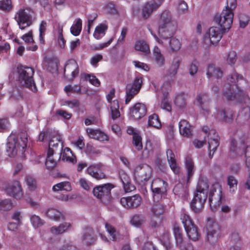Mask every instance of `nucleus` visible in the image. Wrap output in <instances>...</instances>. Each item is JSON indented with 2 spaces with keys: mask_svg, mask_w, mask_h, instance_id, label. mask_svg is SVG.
Returning <instances> with one entry per match:
<instances>
[{
  "mask_svg": "<svg viewBox=\"0 0 250 250\" xmlns=\"http://www.w3.org/2000/svg\"><path fill=\"white\" fill-rule=\"evenodd\" d=\"M102 168L103 166L101 164L91 165L88 167L87 172L88 174L96 179H102L105 177Z\"/></svg>",
  "mask_w": 250,
  "mask_h": 250,
  "instance_id": "obj_22",
  "label": "nucleus"
},
{
  "mask_svg": "<svg viewBox=\"0 0 250 250\" xmlns=\"http://www.w3.org/2000/svg\"><path fill=\"white\" fill-rule=\"evenodd\" d=\"M223 31L220 27H210L205 37V42L207 44H217L222 38Z\"/></svg>",
  "mask_w": 250,
  "mask_h": 250,
  "instance_id": "obj_12",
  "label": "nucleus"
},
{
  "mask_svg": "<svg viewBox=\"0 0 250 250\" xmlns=\"http://www.w3.org/2000/svg\"><path fill=\"white\" fill-rule=\"evenodd\" d=\"M139 90L136 89L131 84H128L126 87V98L125 100V104H128L131 99L136 95Z\"/></svg>",
  "mask_w": 250,
  "mask_h": 250,
  "instance_id": "obj_43",
  "label": "nucleus"
},
{
  "mask_svg": "<svg viewBox=\"0 0 250 250\" xmlns=\"http://www.w3.org/2000/svg\"><path fill=\"white\" fill-rule=\"evenodd\" d=\"M82 29V21L80 18H77L70 27V32L73 35L77 36L80 35Z\"/></svg>",
  "mask_w": 250,
  "mask_h": 250,
  "instance_id": "obj_38",
  "label": "nucleus"
},
{
  "mask_svg": "<svg viewBox=\"0 0 250 250\" xmlns=\"http://www.w3.org/2000/svg\"><path fill=\"white\" fill-rule=\"evenodd\" d=\"M146 113V107L142 103L136 104L130 109V116L135 120H139Z\"/></svg>",
  "mask_w": 250,
  "mask_h": 250,
  "instance_id": "obj_21",
  "label": "nucleus"
},
{
  "mask_svg": "<svg viewBox=\"0 0 250 250\" xmlns=\"http://www.w3.org/2000/svg\"><path fill=\"white\" fill-rule=\"evenodd\" d=\"M167 161L168 162L169 166L171 170L174 173H177L178 172V168L177 166L176 160L174 159V155L171 150L168 149L167 151Z\"/></svg>",
  "mask_w": 250,
  "mask_h": 250,
  "instance_id": "obj_41",
  "label": "nucleus"
},
{
  "mask_svg": "<svg viewBox=\"0 0 250 250\" xmlns=\"http://www.w3.org/2000/svg\"><path fill=\"white\" fill-rule=\"evenodd\" d=\"M86 132L89 137L91 138L96 139L100 141L108 140L107 136L99 130L88 128L86 129Z\"/></svg>",
  "mask_w": 250,
  "mask_h": 250,
  "instance_id": "obj_30",
  "label": "nucleus"
},
{
  "mask_svg": "<svg viewBox=\"0 0 250 250\" xmlns=\"http://www.w3.org/2000/svg\"><path fill=\"white\" fill-rule=\"evenodd\" d=\"M13 207L11 201L9 199L0 200V210H8Z\"/></svg>",
  "mask_w": 250,
  "mask_h": 250,
  "instance_id": "obj_56",
  "label": "nucleus"
},
{
  "mask_svg": "<svg viewBox=\"0 0 250 250\" xmlns=\"http://www.w3.org/2000/svg\"><path fill=\"white\" fill-rule=\"evenodd\" d=\"M196 102L201 106V113L204 116L208 115L210 112V103L208 96L204 93L199 94L197 96Z\"/></svg>",
  "mask_w": 250,
  "mask_h": 250,
  "instance_id": "obj_19",
  "label": "nucleus"
},
{
  "mask_svg": "<svg viewBox=\"0 0 250 250\" xmlns=\"http://www.w3.org/2000/svg\"><path fill=\"white\" fill-rule=\"evenodd\" d=\"M79 184L82 188L86 191L89 190L92 188L91 183L84 178L79 179Z\"/></svg>",
  "mask_w": 250,
  "mask_h": 250,
  "instance_id": "obj_59",
  "label": "nucleus"
},
{
  "mask_svg": "<svg viewBox=\"0 0 250 250\" xmlns=\"http://www.w3.org/2000/svg\"><path fill=\"white\" fill-rule=\"evenodd\" d=\"M169 33H167L166 38H164L163 37H161L164 40V44H162V45L164 47H167L168 45L169 50L172 52H177L181 47V42L177 38L173 37L174 34L172 35H169Z\"/></svg>",
  "mask_w": 250,
  "mask_h": 250,
  "instance_id": "obj_13",
  "label": "nucleus"
},
{
  "mask_svg": "<svg viewBox=\"0 0 250 250\" xmlns=\"http://www.w3.org/2000/svg\"><path fill=\"white\" fill-rule=\"evenodd\" d=\"M243 78L236 72H233L227 78L226 83L223 89V95L228 100L235 99L239 103L250 105V98L247 93L241 88L235 85L236 82Z\"/></svg>",
  "mask_w": 250,
  "mask_h": 250,
  "instance_id": "obj_1",
  "label": "nucleus"
},
{
  "mask_svg": "<svg viewBox=\"0 0 250 250\" xmlns=\"http://www.w3.org/2000/svg\"><path fill=\"white\" fill-rule=\"evenodd\" d=\"M44 213L49 218L56 221L63 218L62 213L59 210L54 208L48 209L45 211Z\"/></svg>",
  "mask_w": 250,
  "mask_h": 250,
  "instance_id": "obj_40",
  "label": "nucleus"
},
{
  "mask_svg": "<svg viewBox=\"0 0 250 250\" xmlns=\"http://www.w3.org/2000/svg\"><path fill=\"white\" fill-rule=\"evenodd\" d=\"M64 25L63 23H59L57 28L55 29V34L57 37L58 45L62 48L64 47L65 43L62 35Z\"/></svg>",
  "mask_w": 250,
  "mask_h": 250,
  "instance_id": "obj_33",
  "label": "nucleus"
},
{
  "mask_svg": "<svg viewBox=\"0 0 250 250\" xmlns=\"http://www.w3.org/2000/svg\"><path fill=\"white\" fill-rule=\"evenodd\" d=\"M148 125L156 129H160L161 127V122L156 114H153L148 117Z\"/></svg>",
  "mask_w": 250,
  "mask_h": 250,
  "instance_id": "obj_44",
  "label": "nucleus"
},
{
  "mask_svg": "<svg viewBox=\"0 0 250 250\" xmlns=\"http://www.w3.org/2000/svg\"><path fill=\"white\" fill-rule=\"evenodd\" d=\"M132 143L137 150H141L143 148L142 137L140 133L132 137Z\"/></svg>",
  "mask_w": 250,
  "mask_h": 250,
  "instance_id": "obj_53",
  "label": "nucleus"
},
{
  "mask_svg": "<svg viewBox=\"0 0 250 250\" xmlns=\"http://www.w3.org/2000/svg\"><path fill=\"white\" fill-rule=\"evenodd\" d=\"M208 149L209 150V156L212 158L214 152L219 145V136L214 130L211 129L208 133Z\"/></svg>",
  "mask_w": 250,
  "mask_h": 250,
  "instance_id": "obj_18",
  "label": "nucleus"
},
{
  "mask_svg": "<svg viewBox=\"0 0 250 250\" xmlns=\"http://www.w3.org/2000/svg\"><path fill=\"white\" fill-rule=\"evenodd\" d=\"M72 228V224L70 222H63L58 226H53L50 228V232L55 235H59L70 231Z\"/></svg>",
  "mask_w": 250,
  "mask_h": 250,
  "instance_id": "obj_24",
  "label": "nucleus"
},
{
  "mask_svg": "<svg viewBox=\"0 0 250 250\" xmlns=\"http://www.w3.org/2000/svg\"><path fill=\"white\" fill-rule=\"evenodd\" d=\"M180 134L185 137L190 138L193 134V127L185 120H181L179 123Z\"/></svg>",
  "mask_w": 250,
  "mask_h": 250,
  "instance_id": "obj_23",
  "label": "nucleus"
},
{
  "mask_svg": "<svg viewBox=\"0 0 250 250\" xmlns=\"http://www.w3.org/2000/svg\"><path fill=\"white\" fill-rule=\"evenodd\" d=\"M155 201L156 202L153 205L151 210L154 216L156 217H159L163 214L164 208L162 204L158 202L159 201Z\"/></svg>",
  "mask_w": 250,
  "mask_h": 250,
  "instance_id": "obj_48",
  "label": "nucleus"
},
{
  "mask_svg": "<svg viewBox=\"0 0 250 250\" xmlns=\"http://www.w3.org/2000/svg\"><path fill=\"white\" fill-rule=\"evenodd\" d=\"M82 240L87 245L94 243L96 240V238L93 230L90 228L85 229L83 233Z\"/></svg>",
  "mask_w": 250,
  "mask_h": 250,
  "instance_id": "obj_31",
  "label": "nucleus"
},
{
  "mask_svg": "<svg viewBox=\"0 0 250 250\" xmlns=\"http://www.w3.org/2000/svg\"><path fill=\"white\" fill-rule=\"evenodd\" d=\"M162 2V0H154L145 3L142 9L143 18L145 19L148 18L153 11L160 6Z\"/></svg>",
  "mask_w": 250,
  "mask_h": 250,
  "instance_id": "obj_14",
  "label": "nucleus"
},
{
  "mask_svg": "<svg viewBox=\"0 0 250 250\" xmlns=\"http://www.w3.org/2000/svg\"><path fill=\"white\" fill-rule=\"evenodd\" d=\"M181 220L188 238L194 241L198 240L200 234L197 227L193 224L190 216L183 213L181 215Z\"/></svg>",
  "mask_w": 250,
  "mask_h": 250,
  "instance_id": "obj_6",
  "label": "nucleus"
},
{
  "mask_svg": "<svg viewBox=\"0 0 250 250\" xmlns=\"http://www.w3.org/2000/svg\"><path fill=\"white\" fill-rule=\"evenodd\" d=\"M27 135L23 133L21 135L20 140L14 133H11L7 138L6 151L8 156L15 157L22 154L27 146Z\"/></svg>",
  "mask_w": 250,
  "mask_h": 250,
  "instance_id": "obj_2",
  "label": "nucleus"
},
{
  "mask_svg": "<svg viewBox=\"0 0 250 250\" xmlns=\"http://www.w3.org/2000/svg\"><path fill=\"white\" fill-rule=\"evenodd\" d=\"M208 185L207 181L200 179L197 186L196 193H204L207 196Z\"/></svg>",
  "mask_w": 250,
  "mask_h": 250,
  "instance_id": "obj_45",
  "label": "nucleus"
},
{
  "mask_svg": "<svg viewBox=\"0 0 250 250\" xmlns=\"http://www.w3.org/2000/svg\"><path fill=\"white\" fill-rule=\"evenodd\" d=\"M60 158L63 161L68 162L71 163H75L76 162V159L68 147H65L63 149H61Z\"/></svg>",
  "mask_w": 250,
  "mask_h": 250,
  "instance_id": "obj_32",
  "label": "nucleus"
},
{
  "mask_svg": "<svg viewBox=\"0 0 250 250\" xmlns=\"http://www.w3.org/2000/svg\"><path fill=\"white\" fill-rule=\"evenodd\" d=\"M152 52L153 61L159 67H163L166 63V59L160 49L157 46H155Z\"/></svg>",
  "mask_w": 250,
  "mask_h": 250,
  "instance_id": "obj_27",
  "label": "nucleus"
},
{
  "mask_svg": "<svg viewBox=\"0 0 250 250\" xmlns=\"http://www.w3.org/2000/svg\"><path fill=\"white\" fill-rule=\"evenodd\" d=\"M142 198L136 194L132 196L123 197L120 199V203L123 207L126 208H136L141 204Z\"/></svg>",
  "mask_w": 250,
  "mask_h": 250,
  "instance_id": "obj_17",
  "label": "nucleus"
},
{
  "mask_svg": "<svg viewBox=\"0 0 250 250\" xmlns=\"http://www.w3.org/2000/svg\"><path fill=\"white\" fill-rule=\"evenodd\" d=\"M158 23V33L161 37L166 38L167 33H169V35L175 34L177 28L176 22L170 11L165 10L162 12L160 15Z\"/></svg>",
  "mask_w": 250,
  "mask_h": 250,
  "instance_id": "obj_3",
  "label": "nucleus"
},
{
  "mask_svg": "<svg viewBox=\"0 0 250 250\" xmlns=\"http://www.w3.org/2000/svg\"><path fill=\"white\" fill-rule=\"evenodd\" d=\"M207 196L204 193H195L190 204L191 208L195 212H199L204 207Z\"/></svg>",
  "mask_w": 250,
  "mask_h": 250,
  "instance_id": "obj_15",
  "label": "nucleus"
},
{
  "mask_svg": "<svg viewBox=\"0 0 250 250\" xmlns=\"http://www.w3.org/2000/svg\"><path fill=\"white\" fill-rule=\"evenodd\" d=\"M108 103L109 104L112 119L115 120L118 118L120 116V113L119 110V104L118 101L117 99H114V100Z\"/></svg>",
  "mask_w": 250,
  "mask_h": 250,
  "instance_id": "obj_36",
  "label": "nucleus"
},
{
  "mask_svg": "<svg viewBox=\"0 0 250 250\" xmlns=\"http://www.w3.org/2000/svg\"><path fill=\"white\" fill-rule=\"evenodd\" d=\"M107 26L104 23H101L97 25L93 33V37L96 40L101 39L105 34Z\"/></svg>",
  "mask_w": 250,
  "mask_h": 250,
  "instance_id": "obj_37",
  "label": "nucleus"
},
{
  "mask_svg": "<svg viewBox=\"0 0 250 250\" xmlns=\"http://www.w3.org/2000/svg\"><path fill=\"white\" fill-rule=\"evenodd\" d=\"M64 90L66 93H81V87L79 85H68L64 87Z\"/></svg>",
  "mask_w": 250,
  "mask_h": 250,
  "instance_id": "obj_58",
  "label": "nucleus"
},
{
  "mask_svg": "<svg viewBox=\"0 0 250 250\" xmlns=\"http://www.w3.org/2000/svg\"><path fill=\"white\" fill-rule=\"evenodd\" d=\"M5 190L8 195L17 199H20L23 196L21 186L18 181H15L9 185Z\"/></svg>",
  "mask_w": 250,
  "mask_h": 250,
  "instance_id": "obj_20",
  "label": "nucleus"
},
{
  "mask_svg": "<svg viewBox=\"0 0 250 250\" xmlns=\"http://www.w3.org/2000/svg\"><path fill=\"white\" fill-rule=\"evenodd\" d=\"M113 188L114 186L112 184H104L95 188L93 190V193L95 197L105 204L110 199L111 190Z\"/></svg>",
  "mask_w": 250,
  "mask_h": 250,
  "instance_id": "obj_10",
  "label": "nucleus"
},
{
  "mask_svg": "<svg viewBox=\"0 0 250 250\" xmlns=\"http://www.w3.org/2000/svg\"><path fill=\"white\" fill-rule=\"evenodd\" d=\"M85 80L88 81L90 83L95 86H99L100 85V81L94 75L87 74L85 77Z\"/></svg>",
  "mask_w": 250,
  "mask_h": 250,
  "instance_id": "obj_61",
  "label": "nucleus"
},
{
  "mask_svg": "<svg viewBox=\"0 0 250 250\" xmlns=\"http://www.w3.org/2000/svg\"><path fill=\"white\" fill-rule=\"evenodd\" d=\"M226 114L225 110L221 109L217 111L216 114L215 115V117L220 121L229 122L230 121V118L228 117Z\"/></svg>",
  "mask_w": 250,
  "mask_h": 250,
  "instance_id": "obj_57",
  "label": "nucleus"
},
{
  "mask_svg": "<svg viewBox=\"0 0 250 250\" xmlns=\"http://www.w3.org/2000/svg\"><path fill=\"white\" fill-rule=\"evenodd\" d=\"M52 190L55 192L62 190H65L66 191H70L72 190V187L69 182L64 181L55 185L52 188Z\"/></svg>",
  "mask_w": 250,
  "mask_h": 250,
  "instance_id": "obj_42",
  "label": "nucleus"
},
{
  "mask_svg": "<svg viewBox=\"0 0 250 250\" xmlns=\"http://www.w3.org/2000/svg\"><path fill=\"white\" fill-rule=\"evenodd\" d=\"M105 228L109 234L110 239L112 241H116L119 237V233L115 228L111 225L106 223Z\"/></svg>",
  "mask_w": 250,
  "mask_h": 250,
  "instance_id": "obj_47",
  "label": "nucleus"
},
{
  "mask_svg": "<svg viewBox=\"0 0 250 250\" xmlns=\"http://www.w3.org/2000/svg\"><path fill=\"white\" fill-rule=\"evenodd\" d=\"M233 18V12L223 9L220 14H216L214 17V21L221 29L226 31L229 30L231 26Z\"/></svg>",
  "mask_w": 250,
  "mask_h": 250,
  "instance_id": "obj_7",
  "label": "nucleus"
},
{
  "mask_svg": "<svg viewBox=\"0 0 250 250\" xmlns=\"http://www.w3.org/2000/svg\"><path fill=\"white\" fill-rule=\"evenodd\" d=\"M236 61V53L234 51H229L227 55V61L229 64L235 63Z\"/></svg>",
  "mask_w": 250,
  "mask_h": 250,
  "instance_id": "obj_63",
  "label": "nucleus"
},
{
  "mask_svg": "<svg viewBox=\"0 0 250 250\" xmlns=\"http://www.w3.org/2000/svg\"><path fill=\"white\" fill-rule=\"evenodd\" d=\"M12 9L11 0H0V9L5 11H9Z\"/></svg>",
  "mask_w": 250,
  "mask_h": 250,
  "instance_id": "obj_54",
  "label": "nucleus"
},
{
  "mask_svg": "<svg viewBox=\"0 0 250 250\" xmlns=\"http://www.w3.org/2000/svg\"><path fill=\"white\" fill-rule=\"evenodd\" d=\"M227 183L229 186L230 191L234 192L237 188V180L232 175H229L227 178Z\"/></svg>",
  "mask_w": 250,
  "mask_h": 250,
  "instance_id": "obj_52",
  "label": "nucleus"
},
{
  "mask_svg": "<svg viewBox=\"0 0 250 250\" xmlns=\"http://www.w3.org/2000/svg\"><path fill=\"white\" fill-rule=\"evenodd\" d=\"M79 73V68L77 62L74 60L67 62L64 67V73L71 74L72 78H74Z\"/></svg>",
  "mask_w": 250,
  "mask_h": 250,
  "instance_id": "obj_28",
  "label": "nucleus"
},
{
  "mask_svg": "<svg viewBox=\"0 0 250 250\" xmlns=\"http://www.w3.org/2000/svg\"><path fill=\"white\" fill-rule=\"evenodd\" d=\"M54 153L52 151H47L45 166L48 169H52L55 167L59 160L57 156H54Z\"/></svg>",
  "mask_w": 250,
  "mask_h": 250,
  "instance_id": "obj_35",
  "label": "nucleus"
},
{
  "mask_svg": "<svg viewBox=\"0 0 250 250\" xmlns=\"http://www.w3.org/2000/svg\"><path fill=\"white\" fill-rule=\"evenodd\" d=\"M120 178L125 192H129L135 189V186L131 183L130 179L125 172L120 173Z\"/></svg>",
  "mask_w": 250,
  "mask_h": 250,
  "instance_id": "obj_29",
  "label": "nucleus"
},
{
  "mask_svg": "<svg viewBox=\"0 0 250 250\" xmlns=\"http://www.w3.org/2000/svg\"><path fill=\"white\" fill-rule=\"evenodd\" d=\"M222 187L219 183L214 184L210 189L209 203L211 209L215 210L221 203Z\"/></svg>",
  "mask_w": 250,
  "mask_h": 250,
  "instance_id": "obj_8",
  "label": "nucleus"
},
{
  "mask_svg": "<svg viewBox=\"0 0 250 250\" xmlns=\"http://www.w3.org/2000/svg\"><path fill=\"white\" fill-rule=\"evenodd\" d=\"M152 169L147 165H142L137 167L134 174L136 180L140 184L148 181L152 176Z\"/></svg>",
  "mask_w": 250,
  "mask_h": 250,
  "instance_id": "obj_9",
  "label": "nucleus"
},
{
  "mask_svg": "<svg viewBox=\"0 0 250 250\" xmlns=\"http://www.w3.org/2000/svg\"><path fill=\"white\" fill-rule=\"evenodd\" d=\"M130 224L135 227H140L146 222L145 218L142 215L135 214L130 221Z\"/></svg>",
  "mask_w": 250,
  "mask_h": 250,
  "instance_id": "obj_46",
  "label": "nucleus"
},
{
  "mask_svg": "<svg viewBox=\"0 0 250 250\" xmlns=\"http://www.w3.org/2000/svg\"><path fill=\"white\" fill-rule=\"evenodd\" d=\"M167 183L164 180L156 178L153 180L151 188L154 200L159 201L167 191Z\"/></svg>",
  "mask_w": 250,
  "mask_h": 250,
  "instance_id": "obj_11",
  "label": "nucleus"
},
{
  "mask_svg": "<svg viewBox=\"0 0 250 250\" xmlns=\"http://www.w3.org/2000/svg\"><path fill=\"white\" fill-rule=\"evenodd\" d=\"M33 13L30 8H21L16 12L15 19L20 29H24L32 24Z\"/></svg>",
  "mask_w": 250,
  "mask_h": 250,
  "instance_id": "obj_5",
  "label": "nucleus"
},
{
  "mask_svg": "<svg viewBox=\"0 0 250 250\" xmlns=\"http://www.w3.org/2000/svg\"><path fill=\"white\" fill-rule=\"evenodd\" d=\"M134 48L136 51H140L145 55L150 53L148 44L144 40L137 41L135 43Z\"/></svg>",
  "mask_w": 250,
  "mask_h": 250,
  "instance_id": "obj_34",
  "label": "nucleus"
},
{
  "mask_svg": "<svg viewBox=\"0 0 250 250\" xmlns=\"http://www.w3.org/2000/svg\"><path fill=\"white\" fill-rule=\"evenodd\" d=\"M240 116L245 120L250 119V107L247 106L243 108L240 111Z\"/></svg>",
  "mask_w": 250,
  "mask_h": 250,
  "instance_id": "obj_64",
  "label": "nucleus"
},
{
  "mask_svg": "<svg viewBox=\"0 0 250 250\" xmlns=\"http://www.w3.org/2000/svg\"><path fill=\"white\" fill-rule=\"evenodd\" d=\"M26 182L29 190L31 191L35 190L37 185L36 180L32 176H27L26 177Z\"/></svg>",
  "mask_w": 250,
  "mask_h": 250,
  "instance_id": "obj_55",
  "label": "nucleus"
},
{
  "mask_svg": "<svg viewBox=\"0 0 250 250\" xmlns=\"http://www.w3.org/2000/svg\"><path fill=\"white\" fill-rule=\"evenodd\" d=\"M186 95L181 93L176 96L174 99L175 104L179 108H183L186 104Z\"/></svg>",
  "mask_w": 250,
  "mask_h": 250,
  "instance_id": "obj_50",
  "label": "nucleus"
},
{
  "mask_svg": "<svg viewBox=\"0 0 250 250\" xmlns=\"http://www.w3.org/2000/svg\"><path fill=\"white\" fill-rule=\"evenodd\" d=\"M18 73L19 75L18 80L21 85L28 88L34 92H36L37 88L33 80V76L34 73L33 68L21 66L18 67Z\"/></svg>",
  "mask_w": 250,
  "mask_h": 250,
  "instance_id": "obj_4",
  "label": "nucleus"
},
{
  "mask_svg": "<svg viewBox=\"0 0 250 250\" xmlns=\"http://www.w3.org/2000/svg\"><path fill=\"white\" fill-rule=\"evenodd\" d=\"M219 227L217 223H208L207 227V240L211 244L216 243L219 237Z\"/></svg>",
  "mask_w": 250,
  "mask_h": 250,
  "instance_id": "obj_16",
  "label": "nucleus"
},
{
  "mask_svg": "<svg viewBox=\"0 0 250 250\" xmlns=\"http://www.w3.org/2000/svg\"><path fill=\"white\" fill-rule=\"evenodd\" d=\"M31 223L35 229L42 226L44 222L39 216L36 215H32L30 217Z\"/></svg>",
  "mask_w": 250,
  "mask_h": 250,
  "instance_id": "obj_51",
  "label": "nucleus"
},
{
  "mask_svg": "<svg viewBox=\"0 0 250 250\" xmlns=\"http://www.w3.org/2000/svg\"><path fill=\"white\" fill-rule=\"evenodd\" d=\"M199 63L196 60H193L189 65V73L191 76H194L198 70Z\"/></svg>",
  "mask_w": 250,
  "mask_h": 250,
  "instance_id": "obj_60",
  "label": "nucleus"
},
{
  "mask_svg": "<svg viewBox=\"0 0 250 250\" xmlns=\"http://www.w3.org/2000/svg\"><path fill=\"white\" fill-rule=\"evenodd\" d=\"M62 147L63 143L62 137L60 135L57 134L55 136H53L49 141L48 151L55 153L59 149V147L62 149Z\"/></svg>",
  "mask_w": 250,
  "mask_h": 250,
  "instance_id": "obj_26",
  "label": "nucleus"
},
{
  "mask_svg": "<svg viewBox=\"0 0 250 250\" xmlns=\"http://www.w3.org/2000/svg\"><path fill=\"white\" fill-rule=\"evenodd\" d=\"M185 165L188 172V178L189 179L194 171V163L191 158H188L186 159Z\"/></svg>",
  "mask_w": 250,
  "mask_h": 250,
  "instance_id": "obj_49",
  "label": "nucleus"
},
{
  "mask_svg": "<svg viewBox=\"0 0 250 250\" xmlns=\"http://www.w3.org/2000/svg\"><path fill=\"white\" fill-rule=\"evenodd\" d=\"M207 75L209 78L212 77L218 78L222 76V72L220 68L215 67L213 64H210L208 67Z\"/></svg>",
  "mask_w": 250,
  "mask_h": 250,
  "instance_id": "obj_39",
  "label": "nucleus"
},
{
  "mask_svg": "<svg viewBox=\"0 0 250 250\" xmlns=\"http://www.w3.org/2000/svg\"><path fill=\"white\" fill-rule=\"evenodd\" d=\"M103 59V56L100 54H96L92 56L90 60V63L94 67H97L98 62Z\"/></svg>",
  "mask_w": 250,
  "mask_h": 250,
  "instance_id": "obj_62",
  "label": "nucleus"
},
{
  "mask_svg": "<svg viewBox=\"0 0 250 250\" xmlns=\"http://www.w3.org/2000/svg\"><path fill=\"white\" fill-rule=\"evenodd\" d=\"M173 234L177 245L181 250H186L187 249V243L183 237L182 230L176 225L174 227Z\"/></svg>",
  "mask_w": 250,
  "mask_h": 250,
  "instance_id": "obj_25",
  "label": "nucleus"
}]
</instances>
